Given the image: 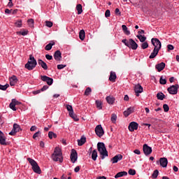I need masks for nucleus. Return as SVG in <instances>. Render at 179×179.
<instances>
[{
    "label": "nucleus",
    "instance_id": "nucleus-1",
    "mask_svg": "<svg viewBox=\"0 0 179 179\" xmlns=\"http://www.w3.org/2000/svg\"><path fill=\"white\" fill-rule=\"evenodd\" d=\"M51 159L53 160V162H59V163H62V162H64L62 150L59 148V147H56L55 148L54 152L51 155Z\"/></svg>",
    "mask_w": 179,
    "mask_h": 179
},
{
    "label": "nucleus",
    "instance_id": "nucleus-2",
    "mask_svg": "<svg viewBox=\"0 0 179 179\" xmlns=\"http://www.w3.org/2000/svg\"><path fill=\"white\" fill-rule=\"evenodd\" d=\"M97 149L102 160H104L106 157H108V152L107 151V148H106L104 143H98Z\"/></svg>",
    "mask_w": 179,
    "mask_h": 179
},
{
    "label": "nucleus",
    "instance_id": "nucleus-3",
    "mask_svg": "<svg viewBox=\"0 0 179 179\" xmlns=\"http://www.w3.org/2000/svg\"><path fill=\"white\" fill-rule=\"evenodd\" d=\"M36 66H37V60H36L33 55H30L28 62L24 65V68L28 71H33Z\"/></svg>",
    "mask_w": 179,
    "mask_h": 179
},
{
    "label": "nucleus",
    "instance_id": "nucleus-4",
    "mask_svg": "<svg viewBox=\"0 0 179 179\" xmlns=\"http://www.w3.org/2000/svg\"><path fill=\"white\" fill-rule=\"evenodd\" d=\"M27 160L31 164L33 171H34L36 174H41V169H40L37 162L30 157H28Z\"/></svg>",
    "mask_w": 179,
    "mask_h": 179
},
{
    "label": "nucleus",
    "instance_id": "nucleus-5",
    "mask_svg": "<svg viewBox=\"0 0 179 179\" xmlns=\"http://www.w3.org/2000/svg\"><path fill=\"white\" fill-rule=\"evenodd\" d=\"M66 108L67 111H69V115L73 118L74 121H79V118H78V116L73 113V108L69 104L66 105Z\"/></svg>",
    "mask_w": 179,
    "mask_h": 179
},
{
    "label": "nucleus",
    "instance_id": "nucleus-6",
    "mask_svg": "<svg viewBox=\"0 0 179 179\" xmlns=\"http://www.w3.org/2000/svg\"><path fill=\"white\" fill-rule=\"evenodd\" d=\"M151 43L152 45L155 46L154 49L161 50L162 49V42L157 38H152L151 39Z\"/></svg>",
    "mask_w": 179,
    "mask_h": 179
},
{
    "label": "nucleus",
    "instance_id": "nucleus-7",
    "mask_svg": "<svg viewBox=\"0 0 179 179\" xmlns=\"http://www.w3.org/2000/svg\"><path fill=\"white\" fill-rule=\"evenodd\" d=\"M21 130L22 129L20 128V125H19L17 123H15L13 124L11 131L9 133V135H10L11 136H15V135H16V134H17V132H20Z\"/></svg>",
    "mask_w": 179,
    "mask_h": 179
},
{
    "label": "nucleus",
    "instance_id": "nucleus-8",
    "mask_svg": "<svg viewBox=\"0 0 179 179\" xmlns=\"http://www.w3.org/2000/svg\"><path fill=\"white\" fill-rule=\"evenodd\" d=\"M178 84L175 85H171V87H168L167 90L169 94H177L178 93Z\"/></svg>",
    "mask_w": 179,
    "mask_h": 179
},
{
    "label": "nucleus",
    "instance_id": "nucleus-9",
    "mask_svg": "<svg viewBox=\"0 0 179 179\" xmlns=\"http://www.w3.org/2000/svg\"><path fill=\"white\" fill-rule=\"evenodd\" d=\"M95 134L99 138H101V136L104 135V129H103V127H101V124L96 125V127H95Z\"/></svg>",
    "mask_w": 179,
    "mask_h": 179
},
{
    "label": "nucleus",
    "instance_id": "nucleus-10",
    "mask_svg": "<svg viewBox=\"0 0 179 179\" xmlns=\"http://www.w3.org/2000/svg\"><path fill=\"white\" fill-rule=\"evenodd\" d=\"M143 151L145 156H149L150 155H152V152H153V150L151 147L148 145V144H144L143 146Z\"/></svg>",
    "mask_w": 179,
    "mask_h": 179
},
{
    "label": "nucleus",
    "instance_id": "nucleus-11",
    "mask_svg": "<svg viewBox=\"0 0 179 179\" xmlns=\"http://www.w3.org/2000/svg\"><path fill=\"white\" fill-rule=\"evenodd\" d=\"M70 159H71V163H76V161L78 160V152H76V150L75 149L71 150Z\"/></svg>",
    "mask_w": 179,
    "mask_h": 179
},
{
    "label": "nucleus",
    "instance_id": "nucleus-12",
    "mask_svg": "<svg viewBox=\"0 0 179 179\" xmlns=\"http://www.w3.org/2000/svg\"><path fill=\"white\" fill-rule=\"evenodd\" d=\"M41 79L43 80V82H46L47 85L49 86H51V85L54 83V79L47 76H41Z\"/></svg>",
    "mask_w": 179,
    "mask_h": 179
},
{
    "label": "nucleus",
    "instance_id": "nucleus-13",
    "mask_svg": "<svg viewBox=\"0 0 179 179\" xmlns=\"http://www.w3.org/2000/svg\"><path fill=\"white\" fill-rule=\"evenodd\" d=\"M139 127V124L136 122H131L129 124V131L130 132H134V131H136Z\"/></svg>",
    "mask_w": 179,
    "mask_h": 179
},
{
    "label": "nucleus",
    "instance_id": "nucleus-14",
    "mask_svg": "<svg viewBox=\"0 0 179 179\" xmlns=\"http://www.w3.org/2000/svg\"><path fill=\"white\" fill-rule=\"evenodd\" d=\"M129 48H131V50H137L138 49V43L134 41V39H129Z\"/></svg>",
    "mask_w": 179,
    "mask_h": 179
},
{
    "label": "nucleus",
    "instance_id": "nucleus-15",
    "mask_svg": "<svg viewBox=\"0 0 179 179\" xmlns=\"http://www.w3.org/2000/svg\"><path fill=\"white\" fill-rule=\"evenodd\" d=\"M134 92L137 96H139V93H142L143 92V87L140 84H137L134 87Z\"/></svg>",
    "mask_w": 179,
    "mask_h": 179
},
{
    "label": "nucleus",
    "instance_id": "nucleus-16",
    "mask_svg": "<svg viewBox=\"0 0 179 179\" xmlns=\"http://www.w3.org/2000/svg\"><path fill=\"white\" fill-rule=\"evenodd\" d=\"M120 160H122V155L119 154L113 157L111 159L110 162H112L113 164H115V163H118Z\"/></svg>",
    "mask_w": 179,
    "mask_h": 179
},
{
    "label": "nucleus",
    "instance_id": "nucleus-17",
    "mask_svg": "<svg viewBox=\"0 0 179 179\" xmlns=\"http://www.w3.org/2000/svg\"><path fill=\"white\" fill-rule=\"evenodd\" d=\"M9 81L10 86H15L19 82V80L16 76H13L9 78Z\"/></svg>",
    "mask_w": 179,
    "mask_h": 179
},
{
    "label": "nucleus",
    "instance_id": "nucleus-18",
    "mask_svg": "<svg viewBox=\"0 0 179 179\" xmlns=\"http://www.w3.org/2000/svg\"><path fill=\"white\" fill-rule=\"evenodd\" d=\"M164 68H166V63L164 62H161L155 65V69H157L158 72H162Z\"/></svg>",
    "mask_w": 179,
    "mask_h": 179
},
{
    "label": "nucleus",
    "instance_id": "nucleus-19",
    "mask_svg": "<svg viewBox=\"0 0 179 179\" xmlns=\"http://www.w3.org/2000/svg\"><path fill=\"white\" fill-rule=\"evenodd\" d=\"M38 65H40V66H41V68H43V69H44V71H47V69H48L47 63L43 61V59H38Z\"/></svg>",
    "mask_w": 179,
    "mask_h": 179
},
{
    "label": "nucleus",
    "instance_id": "nucleus-20",
    "mask_svg": "<svg viewBox=\"0 0 179 179\" xmlns=\"http://www.w3.org/2000/svg\"><path fill=\"white\" fill-rule=\"evenodd\" d=\"M159 163L162 167H167V164H169V160H167V158L166 157H162L159 159Z\"/></svg>",
    "mask_w": 179,
    "mask_h": 179
},
{
    "label": "nucleus",
    "instance_id": "nucleus-21",
    "mask_svg": "<svg viewBox=\"0 0 179 179\" xmlns=\"http://www.w3.org/2000/svg\"><path fill=\"white\" fill-rule=\"evenodd\" d=\"M106 100L108 103V104H110V106H113L114 103H115V97L113 96H108L106 97Z\"/></svg>",
    "mask_w": 179,
    "mask_h": 179
},
{
    "label": "nucleus",
    "instance_id": "nucleus-22",
    "mask_svg": "<svg viewBox=\"0 0 179 179\" xmlns=\"http://www.w3.org/2000/svg\"><path fill=\"white\" fill-rule=\"evenodd\" d=\"M134 107H129L127 109V110H124L123 114L124 117H129V115H131L134 113Z\"/></svg>",
    "mask_w": 179,
    "mask_h": 179
},
{
    "label": "nucleus",
    "instance_id": "nucleus-23",
    "mask_svg": "<svg viewBox=\"0 0 179 179\" xmlns=\"http://www.w3.org/2000/svg\"><path fill=\"white\" fill-rule=\"evenodd\" d=\"M0 144L5 146L8 145V142H6V137L3 133L0 136Z\"/></svg>",
    "mask_w": 179,
    "mask_h": 179
},
{
    "label": "nucleus",
    "instance_id": "nucleus-24",
    "mask_svg": "<svg viewBox=\"0 0 179 179\" xmlns=\"http://www.w3.org/2000/svg\"><path fill=\"white\" fill-rule=\"evenodd\" d=\"M56 61H61V58H62L61 51L57 50L53 55Z\"/></svg>",
    "mask_w": 179,
    "mask_h": 179
},
{
    "label": "nucleus",
    "instance_id": "nucleus-25",
    "mask_svg": "<svg viewBox=\"0 0 179 179\" xmlns=\"http://www.w3.org/2000/svg\"><path fill=\"white\" fill-rule=\"evenodd\" d=\"M159 51H160V50L154 49L149 57L150 59H153V58H156V57H157V54H159Z\"/></svg>",
    "mask_w": 179,
    "mask_h": 179
},
{
    "label": "nucleus",
    "instance_id": "nucleus-26",
    "mask_svg": "<svg viewBox=\"0 0 179 179\" xmlns=\"http://www.w3.org/2000/svg\"><path fill=\"white\" fill-rule=\"evenodd\" d=\"M86 143V137L85 136H83L80 139L78 140V146H83Z\"/></svg>",
    "mask_w": 179,
    "mask_h": 179
},
{
    "label": "nucleus",
    "instance_id": "nucleus-27",
    "mask_svg": "<svg viewBox=\"0 0 179 179\" xmlns=\"http://www.w3.org/2000/svg\"><path fill=\"white\" fill-rule=\"evenodd\" d=\"M126 176H128V172L127 171H121V172H118L115 176V178H120L121 177H124Z\"/></svg>",
    "mask_w": 179,
    "mask_h": 179
},
{
    "label": "nucleus",
    "instance_id": "nucleus-28",
    "mask_svg": "<svg viewBox=\"0 0 179 179\" xmlns=\"http://www.w3.org/2000/svg\"><path fill=\"white\" fill-rule=\"evenodd\" d=\"M116 79H117V75L115 74V72L110 71V76H109V80L110 82H115Z\"/></svg>",
    "mask_w": 179,
    "mask_h": 179
},
{
    "label": "nucleus",
    "instance_id": "nucleus-29",
    "mask_svg": "<svg viewBox=\"0 0 179 179\" xmlns=\"http://www.w3.org/2000/svg\"><path fill=\"white\" fill-rule=\"evenodd\" d=\"M122 29L124 34H126V36H129V34H131V31L128 30V27H127L125 24L122 25Z\"/></svg>",
    "mask_w": 179,
    "mask_h": 179
},
{
    "label": "nucleus",
    "instance_id": "nucleus-30",
    "mask_svg": "<svg viewBox=\"0 0 179 179\" xmlns=\"http://www.w3.org/2000/svg\"><path fill=\"white\" fill-rule=\"evenodd\" d=\"M52 45H55V42L52 41L45 47V51H50L52 48Z\"/></svg>",
    "mask_w": 179,
    "mask_h": 179
},
{
    "label": "nucleus",
    "instance_id": "nucleus-31",
    "mask_svg": "<svg viewBox=\"0 0 179 179\" xmlns=\"http://www.w3.org/2000/svg\"><path fill=\"white\" fill-rule=\"evenodd\" d=\"M165 98H166V95H164L163 92H159L157 94V99L158 100H164Z\"/></svg>",
    "mask_w": 179,
    "mask_h": 179
},
{
    "label": "nucleus",
    "instance_id": "nucleus-32",
    "mask_svg": "<svg viewBox=\"0 0 179 179\" xmlns=\"http://www.w3.org/2000/svg\"><path fill=\"white\" fill-rule=\"evenodd\" d=\"M95 104H96V108H98V110H102V108H103V103L101 102V101L96 100L95 101Z\"/></svg>",
    "mask_w": 179,
    "mask_h": 179
},
{
    "label": "nucleus",
    "instance_id": "nucleus-33",
    "mask_svg": "<svg viewBox=\"0 0 179 179\" xmlns=\"http://www.w3.org/2000/svg\"><path fill=\"white\" fill-rule=\"evenodd\" d=\"M97 150H94L92 152V159L94 160V162L97 160Z\"/></svg>",
    "mask_w": 179,
    "mask_h": 179
},
{
    "label": "nucleus",
    "instance_id": "nucleus-34",
    "mask_svg": "<svg viewBox=\"0 0 179 179\" xmlns=\"http://www.w3.org/2000/svg\"><path fill=\"white\" fill-rule=\"evenodd\" d=\"M85 30L83 29L80 30L79 33L80 40H81V41H83V40H85Z\"/></svg>",
    "mask_w": 179,
    "mask_h": 179
},
{
    "label": "nucleus",
    "instance_id": "nucleus-35",
    "mask_svg": "<svg viewBox=\"0 0 179 179\" xmlns=\"http://www.w3.org/2000/svg\"><path fill=\"white\" fill-rule=\"evenodd\" d=\"M137 38L140 40L141 43H145L146 41V36H142L141 34L136 36Z\"/></svg>",
    "mask_w": 179,
    "mask_h": 179
},
{
    "label": "nucleus",
    "instance_id": "nucleus-36",
    "mask_svg": "<svg viewBox=\"0 0 179 179\" xmlns=\"http://www.w3.org/2000/svg\"><path fill=\"white\" fill-rule=\"evenodd\" d=\"M76 10L78 11V15H81L82 12H83L81 4H78L76 6Z\"/></svg>",
    "mask_w": 179,
    "mask_h": 179
},
{
    "label": "nucleus",
    "instance_id": "nucleus-37",
    "mask_svg": "<svg viewBox=\"0 0 179 179\" xmlns=\"http://www.w3.org/2000/svg\"><path fill=\"white\" fill-rule=\"evenodd\" d=\"M110 121L113 122V124H115L117 122V115L115 113L112 114Z\"/></svg>",
    "mask_w": 179,
    "mask_h": 179
},
{
    "label": "nucleus",
    "instance_id": "nucleus-38",
    "mask_svg": "<svg viewBox=\"0 0 179 179\" xmlns=\"http://www.w3.org/2000/svg\"><path fill=\"white\" fill-rule=\"evenodd\" d=\"M15 25L16 26V27H22V26H23L22 20H18L17 21H16L15 22Z\"/></svg>",
    "mask_w": 179,
    "mask_h": 179
},
{
    "label": "nucleus",
    "instance_id": "nucleus-39",
    "mask_svg": "<svg viewBox=\"0 0 179 179\" xmlns=\"http://www.w3.org/2000/svg\"><path fill=\"white\" fill-rule=\"evenodd\" d=\"M9 107L11 110H13V111H16V105L13 102V101L11 100V102L9 105Z\"/></svg>",
    "mask_w": 179,
    "mask_h": 179
},
{
    "label": "nucleus",
    "instance_id": "nucleus-40",
    "mask_svg": "<svg viewBox=\"0 0 179 179\" xmlns=\"http://www.w3.org/2000/svg\"><path fill=\"white\" fill-rule=\"evenodd\" d=\"M48 136L50 139H52V138H57V134L52 132V131H49L48 133Z\"/></svg>",
    "mask_w": 179,
    "mask_h": 179
},
{
    "label": "nucleus",
    "instance_id": "nucleus-41",
    "mask_svg": "<svg viewBox=\"0 0 179 179\" xmlns=\"http://www.w3.org/2000/svg\"><path fill=\"white\" fill-rule=\"evenodd\" d=\"M27 23H28L29 27H34V20L29 19L27 20Z\"/></svg>",
    "mask_w": 179,
    "mask_h": 179
},
{
    "label": "nucleus",
    "instance_id": "nucleus-42",
    "mask_svg": "<svg viewBox=\"0 0 179 179\" xmlns=\"http://www.w3.org/2000/svg\"><path fill=\"white\" fill-rule=\"evenodd\" d=\"M9 87V84H6L4 85H2L0 84V90L5 91Z\"/></svg>",
    "mask_w": 179,
    "mask_h": 179
},
{
    "label": "nucleus",
    "instance_id": "nucleus-43",
    "mask_svg": "<svg viewBox=\"0 0 179 179\" xmlns=\"http://www.w3.org/2000/svg\"><path fill=\"white\" fill-rule=\"evenodd\" d=\"M17 34L21 36H27V34H29V31H17Z\"/></svg>",
    "mask_w": 179,
    "mask_h": 179
},
{
    "label": "nucleus",
    "instance_id": "nucleus-44",
    "mask_svg": "<svg viewBox=\"0 0 179 179\" xmlns=\"http://www.w3.org/2000/svg\"><path fill=\"white\" fill-rule=\"evenodd\" d=\"M90 93H92V88L88 87L86 88V90L85 91V96H89V94H90Z\"/></svg>",
    "mask_w": 179,
    "mask_h": 179
},
{
    "label": "nucleus",
    "instance_id": "nucleus-45",
    "mask_svg": "<svg viewBox=\"0 0 179 179\" xmlns=\"http://www.w3.org/2000/svg\"><path fill=\"white\" fill-rule=\"evenodd\" d=\"M149 47V43H148V42H143V43L141 44V48L143 50H146V48H148Z\"/></svg>",
    "mask_w": 179,
    "mask_h": 179
},
{
    "label": "nucleus",
    "instance_id": "nucleus-46",
    "mask_svg": "<svg viewBox=\"0 0 179 179\" xmlns=\"http://www.w3.org/2000/svg\"><path fill=\"white\" fill-rule=\"evenodd\" d=\"M159 83L160 85H166V83H167V80H166V78H163V76H162L159 79Z\"/></svg>",
    "mask_w": 179,
    "mask_h": 179
},
{
    "label": "nucleus",
    "instance_id": "nucleus-47",
    "mask_svg": "<svg viewBox=\"0 0 179 179\" xmlns=\"http://www.w3.org/2000/svg\"><path fill=\"white\" fill-rule=\"evenodd\" d=\"M158 176H159V171L156 169L153 171V173L152 174V178H156Z\"/></svg>",
    "mask_w": 179,
    "mask_h": 179
},
{
    "label": "nucleus",
    "instance_id": "nucleus-48",
    "mask_svg": "<svg viewBox=\"0 0 179 179\" xmlns=\"http://www.w3.org/2000/svg\"><path fill=\"white\" fill-rule=\"evenodd\" d=\"M128 173L129 176H135V174H136V171H135V169H131L129 170Z\"/></svg>",
    "mask_w": 179,
    "mask_h": 179
},
{
    "label": "nucleus",
    "instance_id": "nucleus-49",
    "mask_svg": "<svg viewBox=\"0 0 179 179\" xmlns=\"http://www.w3.org/2000/svg\"><path fill=\"white\" fill-rule=\"evenodd\" d=\"M163 108H164V111L165 113H169V110H170V108L169 107V105H167L166 103L163 105Z\"/></svg>",
    "mask_w": 179,
    "mask_h": 179
},
{
    "label": "nucleus",
    "instance_id": "nucleus-50",
    "mask_svg": "<svg viewBox=\"0 0 179 179\" xmlns=\"http://www.w3.org/2000/svg\"><path fill=\"white\" fill-rule=\"evenodd\" d=\"M122 43H123V44H124V45H126V47L129 46V41L125 39H122Z\"/></svg>",
    "mask_w": 179,
    "mask_h": 179
},
{
    "label": "nucleus",
    "instance_id": "nucleus-51",
    "mask_svg": "<svg viewBox=\"0 0 179 179\" xmlns=\"http://www.w3.org/2000/svg\"><path fill=\"white\" fill-rule=\"evenodd\" d=\"M41 132H40V131L36 132L34 135H33V139H36V138H38V136H40Z\"/></svg>",
    "mask_w": 179,
    "mask_h": 179
},
{
    "label": "nucleus",
    "instance_id": "nucleus-52",
    "mask_svg": "<svg viewBox=\"0 0 179 179\" xmlns=\"http://www.w3.org/2000/svg\"><path fill=\"white\" fill-rule=\"evenodd\" d=\"M110 15H111V13L110 11V10H106L105 12V17H110Z\"/></svg>",
    "mask_w": 179,
    "mask_h": 179
},
{
    "label": "nucleus",
    "instance_id": "nucleus-53",
    "mask_svg": "<svg viewBox=\"0 0 179 179\" xmlns=\"http://www.w3.org/2000/svg\"><path fill=\"white\" fill-rule=\"evenodd\" d=\"M45 26H47V27H51L52 26V22L45 21Z\"/></svg>",
    "mask_w": 179,
    "mask_h": 179
},
{
    "label": "nucleus",
    "instance_id": "nucleus-54",
    "mask_svg": "<svg viewBox=\"0 0 179 179\" xmlns=\"http://www.w3.org/2000/svg\"><path fill=\"white\" fill-rule=\"evenodd\" d=\"M66 64H58L57 65V69H64V68H66Z\"/></svg>",
    "mask_w": 179,
    "mask_h": 179
},
{
    "label": "nucleus",
    "instance_id": "nucleus-55",
    "mask_svg": "<svg viewBox=\"0 0 179 179\" xmlns=\"http://www.w3.org/2000/svg\"><path fill=\"white\" fill-rule=\"evenodd\" d=\"M12 101L15 106H20V104H21V103L19 101L16 100L15 99H13Z\"/></svg>",
    "mask_w": 179,
    "mask_h": 179
},
{
    "label": "nucleus",
    "instance_id": "nucleus-56",
    "mask_svg": "<svg viewBox=\"0 0 179 179\" xmlns=\"http://www.w3.org/2000/svg\"><path fill=\"white\" fill-rule=\"evenodd\" d=\"M168 51H171L174 50V46L173 45H167Z\"/></svg>",
    "mask_w": 179,
    "mask_h": 179
},
{
    "label": "nucleus",
    "instance_id": "nucleus-57",
    "mask_svg": "<svg viewBox=\"0 0 179 179\" xmlns=\"http://www.w3.org/2000/svg\"><path fill=\"white\" fill-rule=\"evenodd\" d=\"M45 58H46V59H48V61H51V59H52V55H49V54L45 55Z\"/></svg>",
    "mask_w": 179,
    "mask_h": 179
},
{
    "label": "nucleus",
    "instance_id": "nucleus-58",
    "mask_svg": "<svg viewBox=\"0 0 179 179\" xmlns=\"http://www.w3.org/2000/svg\"><path fill=\"white\" fill-rule=\"evenodd\" d=\"M115 15H118L119 16H121V11H120V8H115Z\"/></svg>",
    "mask_w": 179,
    "mask_h": 179
},
{
    "label": "nucleus",
    "instance_id": "nucleus-59",
    "mask_svg": "<svg viewBox=\"0 0 179 179\" xmlns=\"http://www.w3.org/2000/svg\"><path fill=\"white\" fill-rule=\"evenodd\" d=\"M47 89H48V85H44V86L41 89V92H45V90H47Z\"/></svg>",
    "mask_w": 179,
    "mask_h": 179
},
{
    "label": "nucleus",
    "instance_id": "nucleus-60",
    "mask_svg": "<svg viewBox=\"0 0 179 179\" xmlns=\"http://www.w3.org/2000/svg\"><path fill=\"white\" fill-rule=\"evenodd\" d=\"M80 170V166H77L75 169H74V171L75 173H79V171Z\"/></svg>",
    "mask_w": 179,
    "mask_h": 179
},
{
    "label": "nucleus",
    "instance_id": "nucleus-61",
    "mask_svg": "<svg viewBox=\"0 0 179 179\" xmlns=\"http://www.w3.org/2000/svg\"><path fill=\"white\" fill-rule=\"evenodd\" d=\"M36 129H37V127H36V126H32V127L30 128L31 132H34V131H36Z\"/></svg>",
    "mask_w": 179,
    "mask_h": 179
},
{
    "label": "nucleus",
    "instance_id": "nucleus-62",
    "mask_svg": "<svg viewBox=\"0 0 179 179\" xmlns=\"http://www.w3.org/2000/svg\"><path fill=\"white\" fill-rule=\"evenodd\" d=\"M134 153H135V155H141V150L136 149L134 150Z\"/></svg>",
    "mask_w": 179,
    "mask_h": 179
},
{
    "label": "nucleus",
    "instance_id": "nucleus-63",
    "mask_svg": "<svg viewBox=\"0 0 179 179\" xmlns=\"http://www.w3.org/2000/svg\"><path fill=\"white\" fill-rule=\"evenodd\" d=\"M5 13H6L7 15H10V13H11V11L8 8H6L5 10Z\"/></svg>",
    "mask_w": 179,
    "mask_h": 179
},
{
    "label": "nucleus",
    "instance_id": "nucleus-64",
    "mask_svg": "<svg viewBox=\"0 0 179 179\" xmlns=\"http://www.w3.org/2000/svg\"><path fill=\"white\" fill-rule=\"evenodd\" d=\"M97 179H107V178H106V176H99Z\"/></svg>",
    "mask_w": 179,
    "mask_h": 179
}]
</instances>
